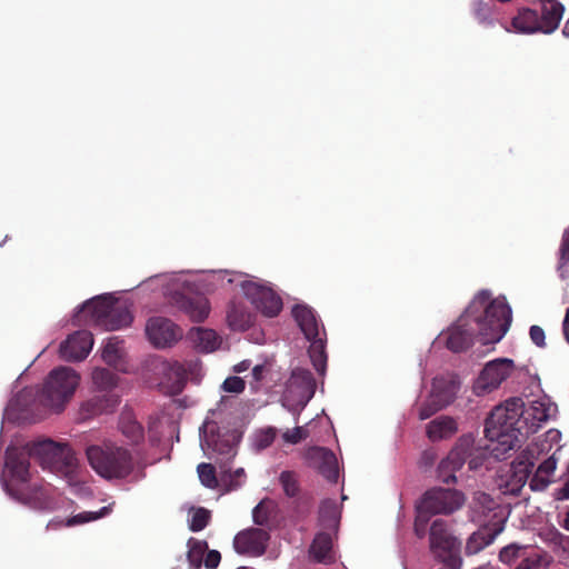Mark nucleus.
I'll return each instance as SVG.
<instances>
[{
  "instance_id": "f257e3e1",
  "label": "nucleus",
  "mask_w": 569,
  "mask_h": 569,
  "mask_svg": "<svg viewBox=\"0 0 569 569\" xmlns=\"http://www.w3.org/2000/svg\"><path fill=\"white\" fill-rule=\"evenodd\" d=\"M556 412V403L547 396L532 400L527 407L517 397L495 407L485 423L491 453L497 459H507L525 438L536 433Z\"/></svg>"
},
{
  "instance_id": "f03ea898",
  "label": "nucleus",
  "mask_w": 569,
  "mask_h": 569,
  "mask_svg": "<svg viewBox=\"0 0 569 569\" xmlns=\"http://www.w3.org/2000/svg\"><path fill=\"white\" fill-rule=\"evenodd\" d=\"M512 321L511 308L505 297L492 298L489 290H480L465 309V346L470 331L477 330L476 342L480 349L473 351L482 358L495 350L509 330Z\"/></svg>"
},
{
  "instance_id": "7ed1b4c3",
  "label": "nucleus",
  "mask_w": 569,
  "mask_h": 569,
  "mask_svg": "<svg viewBox=\"0 0 569 569\" xmlns=\"http://www.w3.org/2000/svg\"><path fill=\"white\" fill-rule=\"evenodd\" d=\"M86 456L90 467L107 480L128 478L141 460L130 448L110 439L88 446Z\"/></svg>"
},
{
  "instance_id": "20e7f679",
  "label": "nucleus",
  "mask_w": 569,
  "mask_h": 569,
  "mask_svg": "<svg viewBox=\"0 0 569 569\" xmlns=\"http://www.w3.org/2000/svg\"><path fill=\"white\" fill-rule=\"evenodd\" d=\"M79 381L80 376L72 368H56L36 392L37 400L43 408L60 412L72 398Z\"/></svg>"
},
{
  "instance_id": "39448f33",
  "label": "nucleus",
  "mask_w": 569,
  "mask_h": 569,
  "mask_svg": "<svg viewBox=\"0 0 569 569\" xmlns=\"http://www.w3.org/2000/svg\"><path fill=\"white\" fill-rule=\"evenodd\" d=\"M82 317H89V322L107 331L122 329L132 322L129 308L107 297H96L86 301L74 316L78 322Z\"/></svg>"
},
{
  "instance_id": "423d86ee",
  "label": "nucleus",
  "mask_w": 569,
  "mask_h": 569,
  "mask_svg": "<svg viewBox=\"0 0 569 569\" xmlns=\"http://www.w3.org/2000/svg\"><path fill=\"white\" fill-rule=\"evenodd\" d=\"M515 362L508 358H498L487 362L472 383V393L478 397L491 393L511 376Z\"/></svg>"
},
{
  "instance_id": "0eeeda50",
  "label": "nucleus",
  "mask_w": 569,
  "mask_h": 569,
  "mask_svg": "<svg viewBox=\"0 0 569 569\" xmlns=\"http://www.w3.org/2000/svg\"><path fill=\"white\" fill-rule=\"evenodd\" d=\"M9 495L37 510H52L56 507L53 487L43 480H33L21 488H9Z\"/></svg>"
},
{
  "instance_id": "6e6552de",
  "label": "nucleus",
  "mask_w": 569,
  "mask_h": 569,
  "mask_svg": "<svg viewBox=\"0 0 569 569\" xmlns=\"http://www.w3.org/2000/svg\"><path fill=\"white\" fill-rule=\"evenodd\" d=\"M28 456L43 469L60 470L69 465L67 447L50 439L33 442L28 447Z\"/></svg>"
},
{
  "instance_id": "1a4fd4ad",
  "label": "nucleus",
  "mask_w": 569,
  "mask_h": 569,
  "mask_svg": "<svg viewBox=\"0 0 569 569\" xmlns=\"http://www.w3.org/2000/svg\"><path fill=\"white\" fill-rule=\"evenodd\" d=\"M242 288L246 297L264 316L276 317L281 311L282 300L272 289L250 281Z\"/></svg>"
},
{
  "instance_id": "9d476101",
  "label": "nucleus",
  "mask_w": 569,
  "mask_h": 569,
  "mask_svg": "<svg viewBox=\"0 0 569 569\" xmlns=\"http://www.w3.org/2000/svg\"><path fill=\"white\" fill-rule=\"evenodd\" d=\"M269 539L270 535L264 529L248 528L236 535L233 548L239 555L260 557L266 552Z\"/></svg>"
},
{
  "instance_id": "9b49d317",
  "label": "nucleus",
  "mask_w": 569,
  "mask_h": 569,
  "mask_svg": "<svg viewBox=\"0 0 569 569\" xmlns=\"http://www.w3.org/2000/svg\"><path fill=\"white\" fill-rule=\"evenodd\" d=\"M169 301L193 322H202L209 315V301L202 295H187L177 290L171 292Z\"/></svg>"
},
{
  "instance_id": "f8f14e48",
  "label": "nucleus",
  "mask_w": 569,
  "mask_h": 569,
  "mask_svg": "<svg viewBox=\"0 0 569 569\" xmlns=\"http://www.w3.org/2000/svg\"><path fill=\"white\" fill-rule=\"evenodd\" d=\"M118 430L124 437L130 446V450L141 457L140 446L144 442V429L138 421L132 408L126 406L122 408L119 420Z\"/></svg>"
},
{
  "instance_id": "ddd939ff",
  "label": "nucleus",
  "mask_w": 569,
  "mask_h": 569,
  "mask_svg": "<svg viewBox=\"0 0 569 569\" xmlns=\"http://www.w3.org/2000/svg\"><path fill=\"white\" fill-rule=\"evenodd\" d=\"M150 342L163 348L172 345L181 337V330L171 320L162 317L151 318L146 327Z\"/></svg>"
},
{
  "instance_id": "4468645a",
  "label": "nucleus",
  "mask_w": 569,
  "mask_h": 569,
  "mask_svg": "<svg viewBox=\"0 0 569 569\" xmlns=\"http://www.w3.org/2000/svg\"><path fill=\"white\" fill-rule=\"evenodd\" d=\"M533 466V455L527 450L522 451L510 466L506 491L518 495L527 483Z\"/></svg>"
},
{
  "instance_id": "2eb2a0df",
  "label": "nucleus",
  "mask_w": 569,
  "mask_h": 569,
  "mask_svg": "<svg viewBox=\"0 0 569 569\" xmlns=\"http://www.w3.org/2000/svg\"><path fill=\"white\" fill-rule=\"evenodd\" d=\"M6 468L11 476L10 482L6 485L8 492L9 488H21L33 481L29 470V460L23 452L16 449L8 450L6 455Z\"/></svg>"
},
{
  "instance_id": "dca6fc26",
  "label": "nucleus",
  "mask_w": 569,
  "mask_h": 569,
  "mask_svg": "<svg viewBox=\"0 0 569 569\" xmlns=\"http://www.w3.org/2000/svg\"><path fill=\"white\" fill-rule=\"evenodd\" d=\"M93 346L92 333L88 330H79L70 335L60 346L61 357L68 361L83 360Z\"/></svg>"
},
{
  "instance_id": "f3484780",
  "label": "nucleus",
  "mask_w": 569,
  "mask_h": 569,
  "mask_svg": "<svg viewBox=\"0 0 569 569\" xmlns=\"http://www.w3.org/2000/svg\"><path fill=\"white\" fill-rule=\"evenodd\" d=\"M506 520L489 521L481 525L467 540L465 553L477 555L486 547L491 545L495 539L503 531Z\"/></svg>"
},
{
  "instance_id": "a211bd4d",
  "label": "nucleus",
  "mask_w": 569,
  "mask_h": 569,
  "mask_svg": "<svg viewBox=\"0 0 569 569\" xmlns=\"http://www.w3.org/2000/svg\"><path fill=\"white\" fill-rule=\"evenodd\" d=\"M309 466L318 471L329 481L336 482L339 477L338 462L335 453L323 447H312L306 453Z\"/></svg>"
},
{
  "instance_id": "6ab92c4d",
  "label": "nucleus",
  "mask_w": 569,
  "mask_h": 569,
  "mask_svg": "<svg viewBox=\"0 0 569 569\" xmlns=\"http://www.w3.org/2000/svg\"><path fill=\"white\" fill-rule=\"evenodd\" d=\"M497 509L498 505L490 495L477 491L473 492L469 503V518L472 522L480 523V526L489 521L502 520L497 517Z\"/></svg>"
},
{
  "instance_id": "aec40b11",
  "label": "nucleus",
  "mask_w": 569,
  "mask_h": 569,
  "mask_svg": "<svg viewBox=\"0 0 569 569\" xmlns=\"http://www.w3.org/2000/svg\"><path fill=\"white\" fill-rule=\"evenodd\" d=\"M430 498L432 511L438 513H451L460 507L461 493L458 490L435 488L428 490L422 499Z\"/></svg>"
},
{
  "instance_id": "412c9836",
  "label": "nucleus",
  "mask_w": 569,
  "mask_h": 569,
  "mask_svg": "<svg viewBox=\"0 0 569 569\" xmlns=\"http://www.w3.org/2000/svg\"><path fill=\"white\" fill-rule=\"evenodd\" d=\"M460 441L461 439L458 440L448 456L438 466V478L447 486L457 485L458 473L462 469V447Z\"/></svg>"
},
{
  "instance_id": "4be33fe9",
  "label": "nucleus",
  "mask_w": 569,
  "mask_h": 569,
  "mask_svg": "<svg viewBox=\"0 0 569 569\" xmlns=\"http://www.w3.org/2000/svg\"><path fill=\"white\" fill-rule=\"evenodd\" d=\"M201 446L202 448L212 450L214 453L223 456L226 459L236 456L233 436L228 432L221 433L219 428H217V431L211 429L209 433H204Z\"/></svg>"
},
{
  "instance_id": "5701e85b",
  "label": "nucleus",
  "mask_w": 569,
  "mask_h": 569,
  "mask_svg": "<svg viewBox=\"0 0 569 569\" xmlns=\"http://www.w3.org/2000/svg\"><path fill=\"white\" fill-rule=\"evenodd\" d=\"M292 316L308 341L321 338L319 321L310 307L297 305L292 309Z\"/></svg>"
},
{
  "instance_id": "b1692460",
  "label": "nucleus",
  "mask_w": 569,
  "mask_h": 569,
  "mask_svg": "<svg viewBox=\"0 0 569 569\" xmlns=\"http://www.w3.org/2000/svg\"><path fill=\"white\" fill-rule=\"evenodd\" d=\"M541 13L539 21L542 26V33H552L560 24L565 13V6L559 0H539Z\"/></svg>"
},
{
  "instance_id": "393cba45",
  "label": "nucleus",
  "mask_w": 569,
  "mask_h": 569,
  "mask_svg": "<svg viewBox=\"0 0 569 569\" xmlns=\"http://www.w3.org/2000/svg\"><path fill=\"white\" fill-rule=\"evenodd\" d=\"M162 373L170 392L179 393L182 391L188 380V369L183 363L177 360L164 361Z\"/></svg>"
},
{
  "instance_id": "a878e982",
  "label": "nucleus",
  "mask_w": 569,
  "mask_h": 569,
  "mask_svg": "<svg viewBox=\"0 0 569 569\" xmlns=\"http://www.w3.org/2000/svg\"><path fill=\"white\" fill-rule=\"evenodd\" d=\"M126 351L123 347V340L119 337H110L108 338L103 350H102V359L103 361L116 368L117 370L124 371L126 370Z\"/></svg>"
},
{
  "instance_id": "bb28decb",
  "label": "nucleus",
  "mask_w": 569,
  "mask_h": 569,
  "mask_svg": "<svg viewBox=\"0 0 569 569\" xmlns=\"http://www.w3.org/2000/svg\"><path fill=\"white\" fill-rule=\"evenodd\" d=\"M557 457L553 452L549 458L543 460L537 468L535 475L529 481V486L533 491L545 490L551 482V476L557 469Z\"/></svg>"
},
{
  "instance_id": "cd10ccee",
  "label": "nucleus",
  "mask_w": 569,
  "mask_h": 569,
  "mask_svg": "<svg viewBox=\"0 0 569 569\" xmlns=\"http://www.w3.org/2000/svg\"><path fill=\"white\" fill-rule=\"evenodd\" d=\"M458 430L457 421L448 416H441L427 425V437L431 441L450 438Z\"/></svg>"
},
{
  "instance_id": "c85d7f7f",
  "label": "nucleus",
  "mask_w": 569,
  "mask_h": 569,
  "mask_svg": "<svg viewBox=\"0 0 569 569\" xmlns=\"http://www.w3.org/2000/svg\"><path fill=\"white\" fill-rule=\"evenodd\" d=\"M337 531H329L323 529L315 537L312 545L310 547V553L318 562H331L333 557L331 555L332 550V535Z\"/></svg>"
},
{
  "instance_id": "c756f323",
  "label": "nucleus",
  "mask_w": 569,
  "mask_h": 569,
  "mask_svg": "<svg viewBox=\"0 0 569 569\" xmlns=\"http://www.w3.org/2000/svg\"><path fill=\"white\" fill-rule=\"evenodd\" d=\"M512 26L523 33L542 32L539 13L529 8H522L518 11V14L512 19Z\"/></svg>"
},
{
  "instance_id": "7c9ffc66",
  "label": "nucleus",
  "mask_w": 569,
  "mask_h": 569,
  "mask_svg": "<svg viewBox=\"0 0 569 569\" xmlns=\"http://www.w3.org/2000/svg\"><path fill=\"white\" fill-rule=\"evenodd\" d=\"M319 521L321 527L326 530H338L340 512L338 510L336 500L327 499L321 502L319 508Z\"/></svg>"
},
{
  "instance_id": "2f4dec72",
  "label": "nucleus",
  "mask_w": 569,
  "mask_h": 569,
  "mask_svg": "<svg viewBox=\"0 0 569 569\" xmlns=\"http://www.w3.org/2000/svg\"><path fill=\"white\" fill-rule=\"evenodd\" d=\"M430 498L421 499L419 505L416 507V518H415V533L418 538H423L427 533V527L430 518L436 515L432 511V507L429 503Z\"/></svg>"
},
{
  "instance_id": "473e14b6",
  "label": "nucleus",
  "mask_w": 569,
  "mask_h": 569,
  "mask_svg": "<svg viewBox=\"0 0 569 569\" xmlns=\"http://www.w3.org/2000/svg\"><path fill=\"white\" fill-rule=\"evenodd\" d=\"M119 403V397L114 395L96 396L83 405V409L92 415L112 411Z\"/></svg>"
},
{
  "instance_id": "72a5a7b5",
  "label": "nucleus",
  "mask_w": 569,
  "mask_h": 569,
  "mask_svg": "<svg viewBox=\"0 0 569 569\" xmlns=\"http://www.w3.org/2000/svg\"><path fill=\"white\" fill-rule=\"evenodd\" d=\"M459 389V385L453 379H447L443 377L435 378L432 382L431 391L437 393L440 400H446V407L450 405Z\"/></svg>"
},
{
  "instance_id": "f704fd0d",
  "label": "nucleus",
  "mask_w": 569,
  "mask_h": 569,
  "mask_svg": "<svg viewBox=\"0 0 569 569\" xmlns=\"http://www.w3.org/2000/svg\"><path fill=\"white\" fill-rule=\"evenodd\" d=\"M188 552H187V560L192 569H200L203 560L204 555L208 550V542L204 540H199L196 538H190L188 540Z\"/></svg>"
},
{
  "instance_id": "c9c22d12",
  "label": "nucleus",
  "mask_w": 569,
  "mask_h": 569,
  "mask_svg": "<svg viewBox=\"0 0 569 569\" xmlns=\"http://www.w3.org/2000/svg\"><path fill=\"white\" fill-rule=\"evenodd\" d=\"M227 320L229 326L233 330L244 331L247 330L251 325V316L249 312L244 310L243 307L232 305L230 306L228 313H227Z\"/></svg>"
},
{
  "instance_id": "e433bc0d",
  "label": "nucleus",
  "mask_w": 569,
  "mask_h": 569,
  "mask_svg": "<svg viewBox=\"0 0 569 569\" xmlns=\"http://www.w3.org/2000/svg\"><path fill=\"white\" fill-rule=\"evenodd\" d=\"M311 346L309 348V356L313 368L319 375H323L327 368V355L325 351V342L322 337L309 340Z\"/></svg>"
},
{
  "instance_id": "4c0bfd02",
  "label": "nucleus",
  "mask_w": 569,
  "mask_h": 569,
  "mask_svg": "<svg viewBox=\"0 0 569 569\" xmlns=\"http://www.w3.org/2000/svg\"><path fill=\"white\" fill-rule=\"evenodd\" d=\"M443 408H446V400H440L437 393L430 391L429 396L419 407L418 417L420 420H427Z\"/></svg>"
},
{
  "instance_id": "58836bf2",
  "label": "nucleus",
  "mask_w": 569,
  "mask_h": 569,
  "mask_svg": "<svg viewBox=\"0 0 569 569\" xmlns=\"http://www.w3.org/2000/svg\"><path fill=\"white\" fill-rule=\"evenodd\" d=\"M194 342L202 351H213L219 345V337L211 329L199 328L194 335Z\"/></svg>"
},
{
  "instance_id": "ea45409f",
  "label": "nucleus",
  "mask_w": 569,
  "mask_h": 569,
  "mask_svg": "<svg viewBox=\"0 0 569 569\" xmlns=\"http://www.w3.org/2000/svg\"><path fill=\"white\" fill-rule=\"evenodd\" d=\"M440 339L452 352L462 351V327L459 323H455L446 332H442Z\"/></svg>"
},
{
  "instance_id": "a19ab883",
  "label": "nucleus",
  "mask_w": 569,
  "mask_h": 569,
  "mask_svg": "<svg viewBox=\"0 0 569 569\" xmlns=\"http://www.w3.org/2000/svg\"><path fill=\"white\" fill-rule=\"evenodd\" d=\"M279 482L283 492L289 498H300V485L298 475L295 471H282L279 476Z\"/></svg>"
},
{
  "instance_id": "79ce46f5",
  "label": "nucleus",
  "mask_w": 569,
  "mask_h": 569,
  "mask_svg": "<svg viewBox=\"0 0 569 569\" xmlns=\"http://www.w3.org/2000/svg\"><path fill=\"white\" fill-rule=\"evenodd\" d=\"M191 518L189 519V529L192 532H199L203 530L211 520L210 510L203 507H192L190 509Z\"/></svg>"
},
{
  "instance_id": "37998d69",
  "label": "nucleus",
  "mask_w": 569,
  "mask_h": 569,
  "mask_svg": "<svg viewBox=\"0 0 569 569\" xmlns=\"http://www.w3.org/2000/svg\"><path fill=\"white\" fill-rule=\"evenodd\" d=\"M111 511V506L102 507L99 511H83L67 519L64 526L72 527L98 520Z\"/></svg>"
},
{
  "instance_id": "c03bdc74",
  "label": "nucleus",
  "mask_w": 569,
  "mask_h": 569,
  "mask_svg": "<svg viewBox=\"0 0 569 569\" xmlns=\"http://www.w3.org/2000/svg\"><path fill=\"white\" fill-rule=\"evenodd\" d=\"M92 381L100 390H110L117 386V376L106 368H96L92 372Z\"/></svg>"
},
{
  "instance_id": "a18cd8bd",
  "label": "nucleus",
  "mask_w": 569,
  "mask_h": 569,
  "mask_svg": "<svg viewBox=\"0 0 569 569\" xmlns=\"http://www.w3.org/2000/svg\"><path fill=\"white\" fill-rule=\"evenodd\" d=\"M486 439L488 441L486 447L482 448V449L477 450L475 453L470 452V453L467 455V451L465 450V462L468 463L470 470H478L479 468H481L485 465V462L487 461L489 456H491L492 458L498 460L491 453V451L489 449V445H490L489 439L487 437H486Z\"/></svg>"
},
{
  "instance_id": "49530a36",
  "label": "nucleus",
  "mask_w": 569,
  "mask_h": 569,
  "mask_svg": "<svg viewBox=\"0 0 569 569\" xmlns=\"http://www.w3.org/2000/svg\"><path fill=\"white\" fill-rule=\"evenodd\" d=\"M200 482L209 489H216L219 485L216 468L211 463L202 462L197 467Z\"/></svg>"
},
{
  "instance_id": "de8ad7c7",
  "label": "nucleus",
  "mask_w": 569,
  "mask_h": 569,
  "mask_svg": "<svg viewBox=\"0 0 569 569\" xmlns=\"http://www.w3.org/2000/svg\"><path fill=\"white\" fill-rule=\"evenodd\" d=\"M527 550H528V548L525 546L511 543V545L503 547L500 550L499 559H500V561H502L505 563H511L513 560L525 556Z\"/></svg>"
},
{
  "instance_id": "09e8293b",
  "label": "nucleus",
  "mask_w": 569,
  "mask_h": 569,
  "mask_svg": "<svg viewBox=\"0 0 569 569\" xmlns=\"http://www.w3.org/2000/svg\"><path fill=\"white\" fill-rule=\"evenodd\" d=\"M291 378L295 382L303 385L307 389L313 392L316 382L311 371L302 368H296L292 371Z\"/></svg>"
},
{
  "instance_id": "8fccbe9b",
  "label": "nucleus",
  "mask_w": 569,
  "mask_h": 569,
  "mask_svg": "<svg viewBox=\"0 0 569 569\" xmlns=\"http://www.w3.org/2000/svg\"><path fill=\"white\" fill-rule=\"evenodd\" d=\"M559 268L569 267V228L565 230L560 244Z\"/></svg>"
},
{
  "instance_id": "3c124183",
  "label": "nucleus",
  "mask_w": 569,
  "mask_h": 569,
  "mask_svg": "<svg viewBox=\"0 0 569 569\" xmlns=\"http://www.w3.org/2000/svg\"><path fill=\"white\" fill-rule=\"evenodd\" d=\"M276 435L277 431L274 428H267L264 430H261L257 435V447L259 449L268 448L274 441Z\"/></svg>"
},
{
  "instance_id": "603ef678",
  "label": "nucleus",
  "mask_w": 569,
  "mask_h": 569,
  "mask_svg": "<svg viewBox=\"0 0 569 569\" xmlns=\"http://www.w3.org/2000/svg\"><path fill=\"white\" fill-rule=\"evenodd\" d=\"M244 387L246 383L243 379L236 376L227 378L222 383V388L224 391L233 393H239L243 391Z\"/></svg>"
},
{
  "instance_id": "864d4df0",
  "label": "nucleus",
  "mask_w": 569,
  "mask_h": 569,
  "mask_svg": "<svg viewBox=\"0 0 569 569\" xmlns=\"http://www.w3.org/2000/svg\"><path fill=\"white\" fill-rule=\"evenodd\" d=\"M252 518L256 525L267 526L269 522V512L263 502L258 503L252 510Z\"/></svg>"
},
{
  "instance_id": "5fc2aeb1",
  "label": "nucleus",
  "mask_w": 569,
  "mask_h": 569,
  "mask_svg": "<svg viewBox=\"0 0 569 569\" xmlns=\"http://www.w3.org/2000/svg\"><path fill=\"white\" fill-rule=\"evenodd\" d=\"M560 480L562 482V486L556 490L555 497L558 500H567L569 499V463L566 468V471L562 473Z\"/></svg>"
},
{
  "instance_id": "6e6d98bb",
  "label": "nucleus",
  "mask_w": 569,
  "mask_h": 569,
  "mask_svg": "<svg viewBox=\"0 0 569 569\" xmlns=\"http://www.w3.org/2000/svg\"><path fill=\"white\" fill-rule=\"evenodd\" d=\"M472 12L476 18L482 22L488 19L490 14V8L488 3L483 2L482 0H476L472 3Z\"/></svg>"
},
{
  "instance_id": "4d7b16f0",
  "label": "nucleus",
  "mask_w": 569,
  "mask_h": 569,
  "mask_svg": "<svg viewBox=\"0 0 569 569\" xmlns=\"http://www.w3.org/2000/svg\"><path fill=\"white\" fill-rule=\"evenodd\" d=\"M539 562H540L539 555H537V553L528 555L526 552V555L521 557V561L516 567V569H536V568H538Z\"/></svg>"
},
{
  "instance_id": "13d9d810",
  "label": "nucleus",
  "mask_w": 569,
  "mask_h": 569,
  "mask_svg": "<svg viewBox=\"0 0 569 569\" xmlns=\"http://www.w3.org/2000/svg\"><path fill=\"white\" fill-rule=\"evenodd\" d=\"M282 437L286 442L296 445L299 443L302 439H305L306 435L301 427H296L291 430H287Z\"/></svg>"
},
{
  "instance_id": "bf43d9fd",
  "label": "nucleus",
  "mask_w": 569,
  "mask_h": 569,
  "mask_svg": "<svg viewBox=\"0 0 569 569\" xmlns=\"http://www.w3.org/2000/svg\"><path fill=\"white\" fill-rule=\"evenodd\" d=\"M530 339L537 347H545V331L540 326L533 325L529 330Z\"/></svg>"
},
{
  "instance_id": "052dcab7",
  "label": "nucleus",
  "mask_w": 569,
  "mask_h": 569,
  "mask_svg": "<svg viewBox=\"0 0 569 569\" xmlns=\"http://www.w3.org/2000/svg\"><path fill=\"white\" fill-rule=\"evenodd\" d=\"M221 560V555L217 550H207L203 565L207 569H216Z\"/></svg>"
},
{
  "instance_id": "680f3d73",
  "label": "nucleus",
  "mask_w": 569,
  "mask_h": 569,
  "mask_svg": "<svg viewBox=\"0 0 569 569\" xmlns=\"http://www.w3.org/2000/svg\"><path fill=\"white\" fill-rule=\"evenodd\" d=\"M563 533L558 531L557 529L549 530L545 533V541L549 543V546L552 548V551H557V547L559 545L560 539L562 538Z\"/></svg>"
},
{
  "instance_id": "e2e57ef3",
  "label": "nucleus",
  "mask_w": 569,
  "mask_h": 569,
  "mask_svg": "<svg viewBox=\"0 0 569 569\" xmlns=\"http://www.w3.org/2000/svg\"><path fill=\"white\" fill-rule=\"evenodd\" d=\"M559 539L557 551L553 552L569 559V536L563 535L562 538Z\"/></svg>"
},
{
  "instance_id": "0e129e2a",
  "label": "nucleus",
  "mask_w": 569,
  "mask_h": 569,
  "mask_svg": "<svg viewBox=\"0 0 569 569\" xmlns=\"http://www.w3.org/2000/svg\"><path fill=\"white\" fill-rule=\"evenodd\" d=\"M246 477L244 470L242 468L237 469L233 473L230 475V486L232 489H237L241 486L242 479Z\"/></svg>"
},
{
  "instance_id": "69168bd1",
  "label": "nucleus",
  "mask_w": 569,
  "mask_h": 569,
  "mask_svg": "<svg viewBox=\"0 0 569 569\" xmlns=\"http://www.w3.org/2000/svg\"><path fill=\"white\" fill-rule=\"evenodd\" d=\"M263 371H264V367L261 366V365H258L256 366L253 369H252V376L254 378L256 381H259L261 380L262 378V375H263Z\"/></svg>"
},
{
  "instance_id": "338daca9",
  "label": "nucleus",
  "mask_w": 569,
  "mask_h": 569,
  "mask_svg": "<svg viewBox=\"0 0 569 569\" xmlns=\"http://www.w3.org/2000/svg\"><path fill=\"white\" fill-rule=\"evenodd\" d=\"M563 335L566 337V340L569 342V309L567 310L563 320Z\"/></svg>"
},
{
  "instance_id": "774afa93",
  "label": "nucleus",
  "mask_w": 569,
  "mask_h": 569,
  "mask_svg": "<svg viewBox=\"0 0 569 569\" xmlns=\"http://www.w3.org/2000/svg\"><path fill=\"white\" fill-rule=\"evenodd\" d=\"M562 527L569 531V508H568V511L566 512V517L563 519V522H562Z\"/></svg>"
}]
</instances>
